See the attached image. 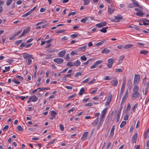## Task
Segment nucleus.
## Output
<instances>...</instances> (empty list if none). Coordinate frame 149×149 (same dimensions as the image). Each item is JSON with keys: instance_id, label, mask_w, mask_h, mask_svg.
<instances>
[{"instance_id": "obj_1", "label": "nucleus", "mask_w": 149, "mask_h": 149, "mask_svg": "<svg viewBox=\"0 0 149 149\" xmlns=\"http://www.w3.org/2000/svg\"><path fill=\"white\" fill-rule=\"evenodd\" d=\"M139 90V87L138 86H134L133 91V93L131 96L132 100H134L139 98L140 97V94L138 92Z\"/></svg>"}, {"instance_id": "obj_2", "label": "nucleus", "mask_w": 149, "mask_h": 149, "mask_svg": "<svg viewBox=\"0 0 149 149\" xmlns=\"http://www.w3.org/2000/svg\"><path fill=\"white\" fill-rule=\"evenodd\" d=\"M107 110V109H104L102 112L100 117L99 122L97 126V130H98L100 128L103 123L104 120V117L106 113Z\"/></svg>"}, {"instance_id": "obj_3", "label": "nucleus", "mask_w": 149, "mask_h": 149, "mask_svg": "<svg viewBox=\"0 0 149 149\" xmlns=\"http://www.w3.org/2000/svg\"><path fill=\"white\" fill-rule=\"evenodd\" d=\"M140 80V76L139 74H135L133 81L134 86H138L137 85Z\"/></svg>"}, {"instance_id": "obj_4", "label": "nucleus", "mask_w": 149, "mask_h": 149, "mask_svg": "<svg viewBox=\"0 0 149 149\" xmlns=\"http://www.w3.org/2000/svg\"><path fill=\"white\" fill-rule=\"evenodd\" d=\"M114 61L115 59L113 58H110L107 61L108 62V63L107 65L109 68H111Z\"/></svg>"}, {"instance_id": "obj_5", "label": "nucleus", "mask_w": 149, "mask_h": 149, "mask_svg": "<svg viewBox=\"0 0 149 149\" xmlns=\"http://www.w3.org/2000/svg\"><path fill=\"white\" fill-rule=\"evenodd\" d=\"M118 81L116 78H114L113 79L110 81L111 85L113 86H117L118 84Z\"/></svg>"}, {"instance_id": "obj_6", "label": "nucleus", "mask_w": 149, "mask_h": 149, "mask_svg": "<svg viewBox=\"0 0 149 149\" xmlns=\"http://www.w3.org/2000/svg\"><path fill=\"white\" fill-rule=\"evenodd\" d=\"M114 7L111 5L108 6V13L110 14H111L114 12Z\"/></svg>"}, {"instance_id": "obj_7", "label": "nucleus", "mask_w": 149, "mask_h": 149, "mask_svg": "<svg viewBox=\"0 0 149 149\" xmlns=\"http://www.w3.org/2000/svg\"><path fill=\"white\" fill-rule=\"evenodd\" d=\"M107 24V22L104 21L97 24L96 26L98 28H101L106 26Z\"/></svg>"}, {"instance_id": "obj_8", "label": "nucleus", "mask_w": 149, "mask_h": 149, "mask_svg": "<svg viewBox=\"0 0 149 149\" xmlns=\"http://www.w3.org/2000/svg\"><path fill=\"white\" fill-rule=\"evenodd\" d=\"M54 62H56L58 64L62 63L63 61V59L62 58H57L54 59Z\"/></svg>"}, {"instance_id": "obj_9", "label": "nucleus", "mask_w": 149, "mask_h": 149, "mask_svg": "<svg viewBox=\"0 0 149 149\" xmlns=\"http://www.w3.org/2000/svg\"><path fill=\"white\" fill-rule=\"evenodd\" d=\"M23 57L25 59H26L28 58H32L33 59L32 55L30 54H28L26 53H25L23 54Z\"/></svg>"}, {"instance_id": "obj_10", "label": "nucleus", "mask_w": 149, "mask_h": 149, "mask_svg": "<svg viewBox=\"0 0 149 149\" xmlns=\"http://www.w3.org/2000/svg\"><path fill=\"white\" fill-rule=\"evenodd\" d=\"M133 2L134 6H135V7H137L141 9H143L142 7L139 4L138 2L137 1L135 0H133Z\"/></svg>"}, {"instance_id": "obj_11", "label": "nucleus", "mask_w": 149, "mask_h": 149, "mask_svg": "<svg viewBox=\"0 0 149 149\" xmlns=\"http://www.w3.org/2000/svg\"><path fill=\"white\" fill-rule=\"evenodd\" d=\"M138 137V134L136 133L134 135L132 139V143H135L136 141V139Z\"/></svg>"}, {"instance_id": "obj_12", "label": "nucleus", "mask_w": 149, "mask_h": 149, "mask_svg": "<svg viewBox=\"0 0 149 149\" xmlns=\"http://www.w3.org/2000/svg\"><path fill=\"white\" fill-rule=\"evenodd\" d=\"M115 18L114 20V21L116 22H119L120 21V20L123 19V16L120 15H118L117 16L115 17Z\"/></svg>"}, {"instance_id": "obj_13", "label": "nucleus", "mask_w": 149, "mask_h": 149, "mask_svg": "<svg viewBox=\"0 0 149 149\" xmlns=\"http://www.w3.org/2000/svg\"><path fill=\"white\" fill-rule=\"evenodd\" d=\"M149 82H148V83H144V85L145 86V95H146V93H147L148 90L149 88Z\"/></svg>"}, {"instance_id": "obj_14", "label": "nucleus", "mask_w": 149, "mask_h": 149, "mask_svg": "<svg viewBox=\"0 0 149 149\" xmlns=\"http://www.w3.org/2000/svg\"><path fill=\"white\" fill-rule=\"evenodd\" d=\"M128 89H127L126 90V91L125 92V94L124 95V96L123 99H122V101H125L127 99L128 95Z\"/></svg>"}, {"instance_id": "obj_15", "label": "nucleus", "mask_w": 149, "mask_h": 149, "mask_svg": "<svg viewBox=\"0 0 149 149\" xmlns=\"http://www.w3.org/2000/svg\"><path fill=\"white\" fill-rule=\"evenodd\" d=\"M66 51L65 50L61 51L58 53V56L59 57H63L65 55Z\"/></svg>"}, {"instance_id": "obj_16", "label": "nucleus", "mask_w": 149, "mask_h": 149, "mask_svg": "<svg viewBox=\"0 0 149 149\" xmlns=\"http://www.w3.org/2000/svg\"><path fill=\"white\" fill-rule=\"evenodd\" d=\"M115 129V126L114 125H113L112 126V127L111 129L110 134L109 135L110 137H113L114 134V130Z\"/></svg>"}, {"instance_id": "obj_17", "label": "nucleus", "mask_w": 149, "mask_h": 149, "mask_svg": "<svg viewBox=\"0 0 149 149\" xmlns=\"http://www.w3.org/2000/svg\"><path fill=\"white\" fill-rule=\"evenodd\" d=\"M88 133V132H85L84 133L83 136L81 138V139L84 140L86 139Z\"/></svg>"}, {"instance_id": "obj_18", "label": "nucleus", "mask_w": 149, "mask_h": 149, "mask_svg": "<svg viewBox=\"0 0 149 149\" xmlns=\"http://www.w3.org/2000/svg\"><path fill=\"white\" fill-rule=\"evenodd\" d=\"M110 52V50L107 49L106 48H105L102 51V54L105 53L106 54H107Z\"/></svg>"}, {"instance_id": "obj_19", "label": "nucleus", "mask_w": 149, "mask_h": 149, "mask_svg": "<svg viewBox=\"0 0 149 149\" xmlns=\"http://www.w3.org/2000/svg\"><path fill=\"white\" fill-rule=\"evenodd\" d=\"M81 64L80 61L79 60H77L73 62L74 65L75 66H79Z\"/></svg>"}, {"instance_id": "obj_20", "label": "nucleus", "mask_w": 149, "mask_h": 149, "mask_svg": "<svg viewBox=\"0 0 149 149\" xmlns=\"http://www.w3.org/2000/svg\"><path fill=\"white\" fill-rule=\"evenodd\" d=\"M99 118L98 117L96 119L94 122L92 123L91 124L93 125V126H96L98 121Z\"/></svg>"}, {"instance_id": "obj_21", "label": "nucleus", "mask_w": 149, "mask_h": 149, "mask_svg": "<svg viewBox=\"0 0 149 149\" xmlns=\"http://www.w3.org/2000/svg\"><path fill=\"white\" fill-rule=\"evenodd\" d=\"M125 87L124 86H121V90H120V97H121L122 96L123 92L124 91V90L125 89Z\"/></svg>"}, {"instance_id": "obj_22", "label": "nucleus", "mask_w": 149, "mask_h": 149, "mask_svg": "<svg viewBox=\"0 0 149 149\" xmlns=\"http://www.w3.org/2000/svg\"><path fill=\"white\" fill-rule=\"evenodd\" d=\"M133 46L132 44H127L124 46V48L125 49H127L132 47Z\"/></svg>"}, {"instance_id": "obj_23", "label": "nucleus", "mask_w": 149, "mask_h": 149, "mask_svg": "<svg viewBox=\"0 0 149 149\" xmlns=\"http://www.w3.org/2000/svg\"><path fill=\"white\" fill-rule=\"evenodd\" d=\"M108 28V27H103L100 30V31L102 33H105L107 32V29Z\"/></svg>"}, {"instance_id": "obj_24", "label": "nucleus", "mask_w": 149, "mask_h": 149, "mask_svg": "<svg viewBox=\"0 0 149 149\" xmlns=\"http://www.w3.org/2000/svg\"><path fill=\"white\" fill-rule=\"evenodd\" d=\"M86 47L87 46H85L81 47L78 48V50L79 51H82V52H84V51Z\"/></svg>"}, {"instance_id": "obj_25", "label": "nucleus", "mask_w": 149, "mask_h": 149, "mask_svg": "<svg viewBox=\"0 0 149 149\" xmlns=\"http://www.w3.org/2000/svg\"><path fill=\"white\" fill-rule=\"evenodd\" d=\"M84 91V88H82L80 90L79 92V95H82Z\"/></svg>"}, {"instance_id": "obj_26", "label": "nucleus", "mask_w": 149, "mask_h": 149, "mask_svg": "<svg viewBox=\"0 0 149 149\" xmlns=\"http://www.w3.org/2000/svg\"><path fill=\"white\" fill-rule=\"evenodd\" d=\"M84 5H88L89 3L90 0H83Z\"/></svg>"}, {"instance_id": "obj_27", "label": "nucleus", "mask_w": 149, "mask_h": 149, "mask_svg": "<svg viewBox=\"0 0 149 149\" xmlns=\"http://www.w3.org/2000/svg\"><path fill=\"white\" fill-rule=\"evenodd\" d=\"M149 132V127H148L146 131V132H145L144 133V139H146L147 138V136H148V133Z\"/></svg>"}, {"instance_id": "obj_28", "label": "nucleus", "mask_w": 149, "mask_h": 149, "mask_svg": "<svg viewBox=\"0 0 149 149\" xmlns=\"http://www.w3.org/2000/svg\"><path fill=\"white\" fill-rule=\"evenodd\" d=\"M106 42V40H104L100 42H98L96 44V45L97 46H99L100 45H102L104 42Z\"/></svg>"}, {"instance_id": "obj_29", "label": "nucleus", "mask_w": 149, "mask_h": 149, "mask_svg": "<svg viewBox=\"0 0 149 149\" xmlns=\"http://www.w3.org/2000/svg\"><path fill=\"white\" fill-rule=\"evenodd\" d=\"M120 112H118L116 116V122H118L119 121L120 117Z\"/></svg>"}, {"instance_id": "obj_30", "label": "nucleus", "mask_w": 149, "mask_h": 149, "mask_svg": "<svg viewBox=\"0 0 149 149\" xmlns=\"http://www.w3.org/2000/svg\"><path fill=\"white\" fill-rule=\"evenodd\" d=\"M32 97V101L33 102H36L38 99V98L35 95H33Z\"/></svg>"}, {"instance_id": "obj_31", "label": "nucleus", "mask_w": 149, "mask_h": 149, "mask_svg": "<svg viewBox=\"0 0 149 149\" xmlns=\"http://www.w3.org/2000/svg\"><path fill=\"white\" fill-rule=\"evenodd\" d=\"M148 53V51L145 50H142L140 51V54H143L144 55H146Z\"/></svg>"}, {"instance_id": "obj_32", "label": "nucleus", "mask_w": 149, "mask_h": 149, "mask_svg": "<svg viewBox=\"0 0 149 149\" xmlns=\"http://www.w3.org/2000/svg\"><path fill=\"white\" fill-rule=\"evenodd\" d=\"M125 56L123 55H121L119 57V59L118 62L119 63H120L121 62V61L123 60V58H124Z\"/></svg>"}, {"instance_id": "obj_33", "label": "nucleus", "mask_w": 149, "mask_h": 149, "mask_svg": "<svg viewBox=\"0 0 149 149\" xmlns=\"http://www.w3.org/2000/svg\"><path fill=\"white\" fill-rule=\"evenodd\" d=\"M17 130L20 132H22L24 131V129L20 125H18L17 127Z\"/></svg>"}, {"instance_id": "obj_34", "label": "nucleus", "mask_w": 149, "mask_h": 149, "mask_svg": "<svg viewBox=\"0 0 149 149\" xmlns=\"http://www.w3.org/2000/svg\"><path fill=\"white\" fill-rule=\"evenodd\" d=\"M57 114V113L53 110L51 111V115L53 117H55Z\"/></svg>"}, {"instance_id": "obj_35", "label": "nucleus", "mask_w": 149, "mask_h": 149, "mask_svg": "<svg viewBox=\"0 0 149 149\" xmlns=\"http://www.w3.org/2000/svg\"><path fill=\"white\" fill-rule=\"evenodd\" d=\"M67 65L68 66L72 67L74 66L73 62H69L67 63Z\"/></svg>"}, {"instance_id": "obj_36", "label": "nucleus", "mask_w": 149, "mask_h": 149, "mask_svg": "<svg viewBox=\"0 0 149 149\" xmlns=\"http://www.w3.org/2000/svg\"><path fill=\"white\" fill-rule=\"evenodd\" d=\"M12 81L16 84H20V82L19 81L16 80L14 78L12 80Z\"/></svg>"}, {"instance_id": "obj_37", "label": "nucleus", "mask_w": 149, "mask_h": 149, "mask_svg": "<svg viewBox=\"0 0 149 149\" xmlns=\"http://www.w3.org/2000/svg\"><path fill=\"white\" fill-rule=\"evenodd\" d=\"M126 124V122L125 121H123L121 123L120 125V127L121 128H122Z\"/></svg>"}, {"instance_id": "obj_38", "label": "nucleus", "mask_w": 149, "mask_h": 149, "mask_svg": "<svg viewBox=\"0 0 149 149\" xmlns=\"http://www.w3.org/2000/svg\"><path fill=\"white\" fill-rule=\"evenodd\" d=\"M136 15L137 16L142 17L143 15V13L141 12H138L136 13Z\"/></svg>"}, {"instance_id": "obj_39", "label": "nucleus", "mask_w": 149, "mask_h": 149, "mask_svg": "<svg viewBox=\"0 0 149 149\" xmlns=\"http://www.w3.org/2000/svg\"><path fill=\"white\" fill-rule=\"evenodd\" d=\"M13 0H7L6 1V4L7 6H9L12 3Z\"/></svg>"}, {"instance_id": "obj_40", "label": "nucleus", "mask_w": 149, "mask_h": 149, "mask_svg": "<svg viewBox=\"0 0 149 149\" xmlns=\"http://www.w3.org/2000/svg\"><path fill=\"white\" fill-rule=\"evenodd\" d=\"M31 14V13L29 11L27 13L24 14V15H22V17H26L28 15H29Z\"/></svg>"}, {"instance_id": "obj_41", "label": "nucleus", "mask_w": 149, "mask_h": 149, "mask_svg": "<svg viewBox=\"0 0 149 149\" xmlns=\"http://www.w3.org/2000/svg\"><path fill=\"white\" fill-rule=\"evenodd\" d=\"M87 19H88V18L86 17H85L83 18V19H82L81 20V22H83V23H86V20H87Z\"/></svg>"}, {"instance_id": "obj_42", "label": "nucleus", "mask_w": 149, "mask_h": 149, "mask_svg": "<svg viewBox=\"0 0 149 149\" xmlns=\"http://www.w3.org/2000/svg\"><path fill=\"white\" fill-rule=\"evenodd\" d=\"M131 108L130 105V103H128L127 104V107L125 110V111L127 112L128 110H129Z\"/></svg>"}, {"instance_id": "obj_43", "label": "nucleus", "mask_w": 149, "mask_h": 149, "mask_svg": "<svg viewBox=\"0 0 149 149\" xmlns=\"http://www.w3.org/2000/svg\"><path fill=\"white\" fill-rule=\"evenodd\" d=\"M81 59L83 61H85L87 60L86 57L85 55H83L80 57Z\"/></svg>"}, {"instance_id": "obj_44", "label": "nucleus", "mask_w": 149, "mask_h": 149, "mask_svg": "<svg viewBox=\"0 0 149 149\" xmlns=\"http://www.w3.org/2000/svg\"><path fill=\"white\" fill-rule=\"evenodd\" d=\"M112 98V95L111 94H110L108 96L107 100L111 101Z\"/></svg>"}, {"instance_id": "obj_45", "label": "nucleus", "mask_w": 149, "mask_h": 149, "mask_svg": "<svg viewBox=\"0 0 149 149\" xmlns=\"http://www.w3.org/2000/svg\"><path fill=\"white\" fill-rule=\"evenodd\" d=\"M102 62V60H98L96 61L94 63L96 65L101 63Z\"/></svg>"}, {"instance_id": "obj_46", "label": "nucleus", "mask_w": 149, "mask_h": 149, "mask_svg": "<svg viewBox=\"0 0 149 149\" xmlns=\"http://www.w3.org/2000/svg\"><path fill=\"white\" fill-rule=\"evenodd\" d=\"M93 104L92 102H89L87 104H86L85 105V107H89L93 106Z\"/></svg>"}, {"instance_id": "obj_47", "label": "nucleus", "mask_w": 149, "mask_h": 149, "mask_svg": "<svg viewBox=\"0 0 149 149\" xmlns=\"http://www.w3.org/2000/svg\"><path fill=\"white\" fill-rule=\"evenodd\" d=\"M78 35L77 33H74V34H72L71 35V37L72 38H75L77 37Z\"/></svg>"}, {"instance_id": "obj_48", "label": "nucleus", "mask_w": 149, "mask_h": 149, "mask_svg": "<svg viewBox=\"0 0 149 149\" xmlns=\"http://www.w3.org/2000/svg\"><path fill=\"white\" fill-rule=\"evenodd\" d=\"M115 72H123V71L121 69L117 68L115 69Z\"/></svg>"}, {"instance_id": "obj_49", "label": "nucleus", "mask_w": 149, "mask_h": 149, "mask_svg": "<svg viewBox=\"0 0 149 149\" xmlns=\"http://www.w3.org/2000/svg\"><path fill=\"white\" fill-rule=\"evenodd\" d=\"M47 51L51 53L53 52H55V50L54 49H48L47 50Z\"/></svg>"}, {"instance_id": "obj_50", "label": "nucleus", "mask_w": 149, "mask_h": 149, "mask_svg": "<svg viewBox=\"0 0 149 149\" xmlns=\"http://www.w3.org/2000/svg\"><path fill=\"white\" fill-rule=\"evenodd\" d=\"M81 75V73L80 72H77L76 73L75 75H74V77H77L79 75Z\"/></svg>"}, {"instance_id": "obj_51", "label": "nucleus", "mask_w": 149, "mask_h": 149, "mask_svg": "<svg viewBox=\"0 0 149 149\" xmlns=\"http://www.w3.org/2000/svg\"><path fill=\"white\" fill-rule=\"evenodd\" d=\"M56 139H54L52 140H51L48 143V145H50L51 144H53L54 143Z\"/></svg>"}, {"instance_id": "obj_52", "label": "nucleus", "mask_w": 149, "mask_h": 149, "mask_svg": "<svg viewBox=\"0 0 149 149\" xmlns=\"http://www.w3.org/2000/svg\"><path fill=\"white\" fill-rule=\"evenodd\" d=\"M26 34V33L25 32H24V31H23V32H22V33L21 34V35L19 36V38H20L22 37L25 36Z\"/></svg>"}, {"instance_id": "obj_53", "label": "nucleus", "mask_w": 149, "mask_h": 149, "mask_svg": "<svg viewBox=\"0 0 149 149\" xmlns=\"http://www.w3.org/2000/svg\"><path fill=\"white\" fill-rule=\"evenodd\" d=\"M90 78H88L85 80H84V81H82V83H85L88 82L90 80Z\"/></svg>"}, {"instance_id": "obj_54", "label": "nucleus", "mask_w": 149, "mask_h": 149, "mask_svg": "<svg viewBox=\"0 0 149 149\" xmlns=\"http://www.w3.org/2000/svg\"><path fill=\"white\" fill-rule=\"evenodd\" d=\"M59 127L60 129V130L61 131H63L64 130V128L62 124H61L59 125Z\"/></svg>"}, {"instance_id": "obj_55", "label": "nucleus", "mask_w": 149, "mask_h": 149, "mask_svg": "<svg viewBox=\"0 0 149 149\" xmlns=\"http://www.w3.org/2000/svg\"><path fill=\"white\" fill-rule=\"evenodd\" d=\"M22 32V30H20L18 32H17L16 33H15L14 35V36H18V35H19L20 33Z\"/></svg>"}, {"instance_id": "obj_56", "label": "nucleus", "mask_w": 149, "mask_h": 149, "mask_svg": "<svg viewBox=\"0 0 149 149\" xmlns=\"http://www.w3.org/2000/svg\"><path fill=\"white\" fill-rule=\"evenodd\" d=\"M138 105V104H136L134 105V107H133L132 108V110L133 111V112H134L135 111V108L136 107H137Z\"/></svg>"}, {"instance_id": "obj_57", "label": "nucleus", "mask_w": 149, "mask_h": 149, "mask_svg": "<svg viewBox=\"0 0 149 149\" xmlns=\"http://www.w3.org/2000/svg\"><path fill=\"white\" fill-rule=\"evenodd\" d=\"M76 14V12H71L68 15V16H70L71 15H74Z\"/></svg>"}, {"instance_id": "obj_58", "label": "nucleus", "mask_w": 149, "mask_h": 149, "mask_svg": "<svg viewBox=\"0 0 149 149\" xmlns=\"http://www.w3.org/2000/svg\"><path fill=\"white\" fill-rule=\"evenodd\" d=\"M30 30V28L28 27L27 28L25 29L24 30V31L26 33H27L28 31H29Z\"/></svg>"}, {"instance_id": "obj_59", "label": "nucleus", "mask_w": 149, "mask_h": 149, "mask_svg": "<svg viewBox=\"0 0 149 149\" xmlns=\"http://www.w3.org/2000/svg\"><path fill=\"white\" fill-rule=\"evenodd\" d=\"M32 62V60L30 58H29L28 60V61L27 63V65H30Z\"/></svg>"}, {"instance_id": "obj_60", "label": "nucleus", "mask_w": 149, "mask_h": 149, "mask_svg": "<svg viewBox=\"0 0 149 149\" xmlns=\"http://www.w3.org/2000/svg\"><path fill=\"white\" fill-rule=\"evenodd\" d=\"M75 110V109L74 107L72 108L71 109H70L68 111V112L70 113L71 112L74 111Z\"/></svg>"}, {"instance_id": "obj_61", "label": "nucleus", "mask_w": 149, "mask_h": 149, "mask_svg": "<svg viewBox=\"0 0 149 149\" xmlns=\"http://www.w3.org/2000/svg\"><path fill=\"white\" fill-rule=\"evenodd\" d=\"M22 40H19L16 41L15 42V43L16 44L18 45L19 44H20L22 42Z\"/></svg>"}, {"instance_id": "obj_62", "label": "nucleus", "mask_w": 149, "mask_h": 149, "mask_svg": "<svg viewBox=\"0 0 149 149\" xmlns=\"http://www.w3.org/2000/svg\"><path fill=\"white\" fill-rule=\"evenodd\" d=\"M66 77H66V76L65 75L62 78V80L64 82H65L67 81Z\"/></svg>"}, {"instance_id": "obj_63", "label": "nucleus", "mask_w": 149, "mask_h": 149, "mask_svg": "<svg viewBox=\"0 0 149 149\" xmlns=\"http://www.w3.org/2000/svg\"><path fill=\"white\" fill-rule=\"evenodd\" d=\"M16 77L21 80H22L23 79V77L20 75H17Z\"/></svg>"}, {"instance_id": "obj_64", "label": "nucleus", "mask_w": 149, "mask_h": 149, "mask_svg": "<svg viewBox=\"0 0 149 149\" xmlns=\"http://www.w3.org/2000/svg\"><path fill=\"white\" fill-rule=\"evenodd\" d=\"M9 127V126L8 125H6L3 128V131L6 130L8 129Z\"/></svg>"}]
</instances>
